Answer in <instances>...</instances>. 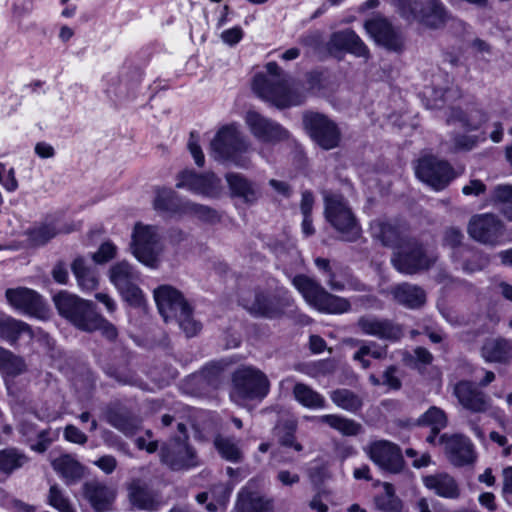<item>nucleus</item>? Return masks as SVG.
<instances>
[{
    "label": "nucleus",
    "instance_id": "18",
    "mask_svg": "<svg viewBox=\"0 0 512 512\" xmlns=\"http://www.w3.org/2000/svg\"><path fill=\"white\" fill-rule=\"evenodd\" d=\"M453 395L458 403L473 413H485L491 408L490 397L477 384L461 380L453 386Z\"/></svg>",
    "mask_w": 512,
    "mask_h": 512
},
{
    "label": "nucleus",
    "instance_id": "47",
    "mask_svg": "<svg viewBox=\"0 0 512 512\" xmlns=\"http://www.w3.org/2000/svg\"><path fill=\"white\" fill-rule=\"evenodd\" d=\"M27 456L15 448L0 451V471L6 474L21 468L26 462Z\"/></svg>",
    "mask_w": 512,
    "mask_h": 512
},
{
    "label": "nucleus",
    "instance_id": "37",
    "mask_svg": "<svg viewBox=\"0 0 512 512\" xmlns=\"http://www.w3.org/2000/svg\"><path fill=\"white\" fill-rule=\"evenodd\" d=\"M292 394L294 399L305 408L323 409L326 406L324 396L305 383H294Z\"/></svg>",
    "mask_w": 512,
    "mask_h": 512
},
{
    "label": "nucleus",
    "instance_id": "36",
    "mask_svg": "<svg viewBox=\"0 0 512 512\" xmlns=\"http://www.w3.org/2000/svg\"><path fill=\"white\" fill-rule=\"evenodd\" d=\"M51 464L68 485L78 482L85 473L84 466L70 454L59 456Z\"/></svg>",
    "mask_w": 512,
    "mask_h": 512
},
{
    "label": "nucleus",
    "instance_id": "8",
    "mask_svg": "<svg viewBox=\"0 0 512 512\" xmlns=\"http://www.w3.org/2000/svg\"><path fill=\"white\" fill-rule=\"evenodd\" d=\"M133 255L144 265L156 268L163 251V245L156 226L137 223L132 233Z\"/></svg>",
    "mask_w": 512,
    "mask_h": 512
},
{
    "label": "nucleus",
    "instance_id": "9",
    "mask_svg": "<svg viewBox=\"0 0 512 512\" xmlns=\"http://www.w3.org/2000/svg\"><path fill=\"white\" fill-rule=\"evenodd\" d=\"M437 256L428 252L417 242L401 245L394 253L391 261L394 268L403 274L414 275L430 269L437 261Z\"/></svg>",
    "mask_w": 512,
    "mask_h": 512
},
{
    "label": "nucleus",
    "instance_id": "50",
    "mask_svg": "<svg viewBox=\"0 0 512 512\" xmlns=\"http://www.w3.org/2000/svg\"><path fill=\"white\" fill-rule=\"evenodd\" d=\"M371 232L373 237L380 240L385 246L395 244L399 238V232L395 226L379 220L371 224Z\"/></svg>",
    "mask_w": 512,
    "mask_h": 512
},
{
    "label": "nucleus",
    "instance_id": "23",
    "mask_svg": "<svg viewBox=\"0 0 512 512\" xmlns=\"http://www.w3.org/2000/svg\"><path fill=\"white\" fill-rule=\"evenodd\" d=\"M480 355L486 363L510 366L512 364V340L502 336L488 337L483 341Z\"/></svg>",
    "mask_w": 512,
    "mask_h": 512
},
{
    "label": "nucleus",
    "instance_id": "13",
    "mask_svg": "<svg viewBox=\"0 0 512 512\" xmlns=\"http://www.w3.org/2000/svg\"><path fill=\"white\" fill-rule=\"evenodd\" d=\"M288 305L284 297L262 289H256L252 299H243V306L250 314L268 319L281 317Z\"/></svg>",
    "mask_w": 512,
    "mask_h": 512
},
{
    "label": "nucleus",
    "instance_id": "52",
    "mask_svg": "<svg viewBox=\"0 0 512 512\" xmlns=\"http://www.w3.org/2000/svg\"><path fill=\"white\" fill-rule=\"evenodd\" d=\"M469 256L463 262L462 269L467 273H473L484 269L489 264V258L481 253L474 252L469 248L463 249Z\"/></svg>",
    "mask_w": 512,
    "mask_h": 512
},
{
    "label": "nucleus",
    "instance_id": "54",
    "mask_svg": "<svg viewBox=\"0 0 512 512\" xmlns=\"http://www.w3.org/2000/svg\"><path fill=\"white\" fill-rule=\"evenodd\" d=\"M49 504L59 512H75L68 498L64 496L57 485H52L48 495Z\"/></svg>",
    "mask_w": 512,
    "mask_h": 512
},
{
    "label": "nucleus",
    "instance_id": "10",
    "mask_svg": "<svg viewBox=\"0 0 512 512\" xmlns=\"http://www.w3.org/2000/svg\"><path fill=\"white\" fill-rule=\"evenodd\" d=\"M303 125L311 139L325 150L337 147L341 140V132L335 122L317 112L303 115Z\"/></svg>",
    "mask_w": 512,
    "mask_h": 512
},
{
    "label": "nucleus",
    "instance_id": "4",
    "mask_svg": "<svg viewBox=\"0 0 512 512\" xmlns=\"http://www.w3.org/2000/svg\"><path fill=\"white\" fill-rule=\"evenodd\" d=\"M292 282L306 303L319 312L343 314L351 310V303L347 298L328 292L320 283L306 275H297Z\"/></svg>",
    "mask_w": 512,
    "mask_h": 512
},
{
    "label": "nucleus",
    "instance_id": "26",
    "mask_svg": "<svg viewBox=\"0 0 512 512\" xmlns=\"http://www.w3.org/2000/svg\"><path fill=\"white\" fill-rule=\"evenodd\" d=\"M83 495L90 505L98 512L110 508L115 499V490L98 480L87 481L82 486Z\"/></svg>",
    "mask_w": 512,
    "mask_h": 512
},
{
    "label": "nucleus",
    "instance_id": "27",
    "mask_svg": "<svg viewBox=\"0 0 512 512\" xmlns=\"http://www.w3.org/2000/svg\"><path fill=\"white\" fill-rule=\"evenodd\" d=\"M332 50L346 51L357 57H369V49L361 38L351 29L335 32L329 40Z\"/></svg>",
    "mask_w": 512,
    "mask_h": 512
},
{
    "label": "nucleus",
    "instance_id": "7",
    "mask_svg": "<svg viewBox=\"0 0 512 512\" xmlns=\"http://www.w3.org/2000/svg\"><path fill=\"white\" fill-rule=\"evenodd\" d=\"M323 197L327 221L341 234L343 240H356L360 236V227L344 198L327 191L323 193Z\"/></svg>",
    "mask_w": 512,
    "mask_h": 512
},
{
    "label": "nucleus",
    "instance_id": "22",
    "mask_svg": "<svg viewBox=\"0 0 512 512\" xmlns=\"http://www.w3.org/2000/svg\"><path fill=\"white\" fill-rule=\"evenodd\" d=\"M415 173L419 180L441 190L454 178L449 162H418Z\"/></svg>",
    "mask_w": 512,
    "mask_h": 512
},
{
    "label": "nucleus",
    "instance_id": "1",
    "mask_svg": "<svg viewBox=\"0 0 512 512\" xmlns=\"http://www.w3.org/2000/svg\"><path fill=\"white\" fill-rule=\"evenodd\" d=\"M267 75L257 74L253 90L262 99L278 108L297 106L306 99L303 84L285 73L276 62L266 64Z\"/></svg>",
    "mask_w": 512,
    "mask_h": 512
},
{
    "label": "nucleus",
    "instance_id": "48",
    "mask_svg": "<svg viewBox=\"0 0 512 512\" xmlns=\"http://www.w3.org/2000/svg\"><path fill=\"white\" fill-rule=\"evenodd\" d=\"M136 278L132 266L125 261L115 264L110 270V279L118 290L132 284Z\"/></svg>",
    "mask_w": 512,
    "mask_h": 512
},
{
    "label": "nucleus",
    "instance_id": "32",
    "mask_svg": "<svg viewBox=\"0 0 512 512\" xmlns=\"http://www.w3.org/2000/svg\"><path fill=\"white\" fill-rule=\"evenodd\" d=\"M226 180L232 196L240 198L245 204L252 205L261 196L258 185L242 174L229 173L226 175Z\"/></svg>",
    "mask_w": 512,
    "mask_h": 512
},
{
    "label": "nucleus",
    "instance_id": "12",
    "mask_svg": "<svg viewBox=\"0 0 512 512\" xmlns=\"http://www.w3.org/2000/svg\"><path fill=\"white\" fill-rule=\"evenodd\" d=\"M176 187L208 198L219 197L223 189L221 179L213 172L197 173L192 170L178 174Z\"/></svg>",
    "mask_w": 512,
    "mask_h": 512
},
{
    "label": "nucleus",
    "instance_id": "57",
    "mask_svg": "<svg viewBox=\"0 0 512 512\" xmlns=\"http://www.w3.org/2000/svg\"><path fill=\"white\" fill-rule=\"evenodd\" d=\"M116 247L111 242L103 243L97 252L92 255L96 263L102 264L115 257Z\"/></svg>",
    "mask_w": 512,
    "mask_h": 512
},
{
    "label": "nucleus",
    "instance_id": "49",
    "mask_svg": "<svg viewBox=\"0 0 512 512\" xmlns=\"http://www.w3.org/2000/svg\"><path fill=\"white\" fill-rule=\"evenodd\" d=\"M0 370L7 375H19L26 370L24 360L0 347Z\"/></svg>",
    "mask_w": 512,
    "mask_h": 512
},
{
    "label": "nucleus",
    "instance_id": "40",
    "mask_svg": "<svg viewBox=\"0 0 512 512\" xmlns=\"http://www.w3.org/2000/svg\"><path fill=\"white\" fill-rule=\"evenodd\" d=\"M320 421L344 436H356L363 430L360 423L339 415H323L320 417Z\"/></svg>",
    "mask_w": 512,
    "mask_h": 512
},
{
    "label": "nucleus",
    "instance_id": "42",
    "mask_svg": "<svg viewBox=\"0 0 512 512\" xmlns=\"http://www.w3.org/2000/svg\"><path fill=\"white\" fill-rule=\"evenodd\" d=\"M416 425L430 427L431 430L440 432L448 425V417L445 411L437 406H431L416 420Z\"/></svg>",
    "mask_w": 512,
    "mask_h": 512
},
{
    "label": "nucleus",
    "instance_id": "6",
    "mask_svg": "<svg viewBox=\"0 0 512 512\" xmlns=\"http://www.w3.org/2000/svg\"><path fill=\"white\" fill-rule=\"evenodd\" d=\"M270 382L267 376L252 366H242L232 375L231 398L241 400H262L269 393Z\"/></svg>",
    "mask_w": 512,
    "mask_h": 512
},
{
    "label": "nucleus",
    "instance_id": "3",
    "mask_svg": "<svg viewBox=\"0 0 512 512\" xmlns=\"http://www.w3.org/2000/svg\"><path fill=\"white\" fill-rule=\"evenodd\" d=\"M154 299L165 322L175 321L187 337L200 331V323L193 318L192 308L179 290L170 285L159 286L154 290Z\"/></svg>",
    "mask_w": 512,
    "mask_h": 512
},
{
    "label": "nucleus",
    "instance_id": "60",
    "mask_svg": "<svg viewBox=\"0 0 512 512\" xmlns=\"http://www.w3.org/2000/svg\"><path fill=\"white\" fill-rule=\"evenodd\" d=\"M493 200L500 203H512V185H497L493 189Z\"/></svg>",
    "mask_w": 512,
    "mask_h": 512
},
{
    "label": "nucleus",
    "instance_id": "35",
    "mask_svg": "<svg viewBox=\"0 0 512 512\" xmlns=\"http://www.w3.org/2000/svg\"><path fill=\"white\" fill-rule=\"evenodd\" d=\"M153 206L155 210L170 215H184L185 200L170 188H156Z\"/></svg>",
    "mask_w": 512,
    "mask_h": 512
},
{
    "label": "nucleus",
    "instance_id": "14",
    "mask_svg": "<svg viewBox=\"0 0 512 512\" xmlns=\"http://www.w3.org/2000/svg\"><path fill=\"white\" fill-rule=\"evenodd\" d=\"M369 458L382 470L398 474L404 468L401 449L387 440L372 442L365 448Z\"/></svg>",
    "mask_w": 512,
    "mask_h": 512
},
{
    "label": "nucleus",
    "instance_id": "46",
    "mask_svg": "<svg viewBox=\"0 0 512 512\" xmlns=\"http://www.w3.org/2000/svg\"><path fill=\"white\" fill-rule=\"evenodd\" d=\"M184 215L193 216L198 220L209 224H214L220 221V215L215 209L190 200H185Z\"/></svg>",
    "mask_w": 512,
    "mask_h": 512
},
{
    "label": "nucleus",
    "instance_id": "39",
    "mask_svg": "<svg viewBox=\"0 0 512 512\" xmlns=\"http://www.w3.org/2000/svg\"><path fill=\"white\" fill-rule=\"evenodd\" d=\"M71 270L83 291H92L98 285V276L94 270L86 265L83 257H77L71 264Z\"/></svg>",
    "mask_w": 512,
    "mask_h": 512
},
{
    "label": "nucleus",
    "instance_id": "41",
    "mask_svg": "<svg viewBox=\"0 0 512 512\" xmlns=\"http://www.w3.org/2000/svg\"><path fill=\"white\" fill-rule=\"evenodd\" d=\"M330 399L337 407L352 413L360 410L363 405L361 397L346 388L331 391Z\"/></svg>",
    "mask_w": 512,
    "mask_h": 512
},
{
    "label": "nucleus",
    "instance_id": "61",
    "mask_svg": "<svg viewBox=\"0 0 512 512\" xmlns=\"http://www.w3.org/2000/svg\"><path fill=\"white\" fill-rule=\"evenodd\" d=\"M477 142V136L459 135L454 139V148L457 151H469L476 146Z\"/></svg>",
    "mask_w": 512,
    "mask_h": 512
},
{
    "label": "nucleus",
    "instance_id": "28",
    "mask_svg": "<svg viewBox=\"0 0 512 512\" xmlns=\"http://www.w3.org/2000/svg\"><path fill=\"white\" fill-rule=\"evenodd\" d=\"M106 421L125 435L134 434L140 427V421L125 406L111 403L105 412Z\"/></svg>",
    "mask_w": 512,
    "mask_h": 512
},
{
    "label": "nucleus",
    "instance_id": "25",
    "mask_svg": "<svg viewBox=\"0 0 512 512\" xmlns=\"http://www.w3.org/2000/svg\"><path fill=\"white\" fill-rule=\"evenodd\" d=\"M223 368L217 363L206 365L199 373L192 375L186 385L195 386L191 393L206 395L219 387L222 382Z\"/></svg>",
    "mask_w": 512,
    "mask_h": 512
},
{
    "label": "nucleus",
    "instance_id": "58",
    "mask_svg": "<svg viewBox=\"0 0 512 512\" xmlns=\"http://www.w3.org/2000/svg\"><path fill=\"white\" fill-rule=\"evenodd\" d=\"M0 183H3L4 187L12 192L18 187V182L15 178V172L13 168L6 169L5 165L0 162Z\"/></svg>",
    "mask_w": 512,
    "mask_h": 512
},
{
    "label": "nucleus",
    "instance_id": "34",
    "mask_svg": "<svg viewBox=\"0 0 512 512\" xmlns=\"http://www.w3.org/2000/svg\"><path fill=\"white\" fill-rule=\"evenodd\" d=\"M487 114L477 106H471L463 111L459 108H452L448 116V123H458L468 130H477L487 121Z\"/></svg>",
    "mask_w": 512,
    "mask_h": 512
},
{
    "label": "nucleus",
    "instance_id": "38",
    "mask_svg": "<svg viewBox=\"0 0 512 512\" xmlns=\"http://www.w3.org/2000/svg\"><path fill=\"white\" fill-rule=\"evenodd\" d=\"M23 334H27L30 338L33 336L27 323L10 316L0 315V336L3 339L14 344Z\"/></svg>",
    "mask_w": 512,
    "mask_h": 512
},
{
    "label": "nucleus",
    "instance_id": "62",
    "mask_svg": "<svg viewBox=\"0 0 512 512\" xmlns=\"http://www.w3.org/2000/svg\"><path fill=\"white\" fill-rule=\"evenodd\" d=\"M463 237V233L460 229L450 227L445 231L444 244L450 246L451 248H457L461 245Z\"/></svg>",
    "mask_w": 512,
    "mask_h": 512
},
{
    "label": "nucleus",
    "instance_id": "44",
    "mask_svg": "<svg viewBox=\"0 0 512 512\" xmlns=\"http://www.w3.org/2000/svg\"><path fill=\"white\" fill-rule=\"evenodd\" d=\"M383 493L375 498V504L383 512H401L403 508L402 500L395 494L392 484L384 482L382 484Z\"/></svg>",
    "mask_w": 512,
    "mask_h": 512
},
{
    "label": "nucleus",
    "instance_id": "63",
    "mask_svg": "<svg viewBox=\"0 0 512 512\" xmlns=\"http://www.w3.org/2000/svg\"><path fill=\"white\" fill-rule=\"evenodd\" d=\"M396 373L397 368L395 366H389L383 374V384L394 390H398L401 387V381L396 376Z\"/></svg>",
    "mask_w": 512,
    "mask_h": 512
},
{
    "label": "nucleus",
    "instance_id": "17",
    "mask_svg": "<svg viewBox=\"0 0 512 512\" xmlns=\"http://www.w3.org/2000/svg\"><path fill=\"white\" fill-rule=\"evenodd\" d=\"M161 461L173 470H182L198 465L195 450L181 437H174L168 445L161 448Z\"/></svg>",
    "mask_w": 512,
    "mask_h": 512
},
{
    "label": "nucleus",
    "instance_id": "30",
    "mask_svg": "<svg viewBox=\"0 0 512 512\" xmlns=\"http://www.w3.org/2000/svg\"><path fill=\"white\" fill-rule=\"evenodd\" d=\"M423 485L437 496L446 499H457L460 488L457 481L448 473L440 472L422 477Z\"/></svg>",
    "mask_w": 512,
    "mask_h": 512
},
{
    "label": "nucleus",
    "instance_id": "16",
    "mask_svg": "<svg viewBox=\"0 0 512 512\" xmlns=\"http://www.w3.org/2000/svg\"><path fill=\"white\" fill-rule=\"evenodd\" d=\"M474 240L494 246L503 235V223L493 214H482L471 218L467 228Z\"/></svg>",
    "mask_w": 512,
    "mask_h": 512
},
{
    "label": "nucleus",
    "instance_id": "59",
    "mask_svg": "<svg viewBox=\"0 0 512 512\" xmlns=\"http://www.w3.org/2000/svg\"><path fill=\"white\" fill-rule=\"evenodd\" d=\"M64 437L67 441L83 445L87 442V436L76 426L67 425L64 429Z\"/></svg>",
    "mask_w": 512,
    "mask_h": 512
},
{
    "label": "nucleus",
    "instance_id": "5",
    "mask_svg": "<svg viewBox=\"0 0 512 512\" xmlns=\"http://www.w3.org/2000/svg\"><path fill=\"white\" fill-rule=\"evenodd\" d=\"M252 151L249 137L235 122L221 126L209 143L210 156L224 160L251 157Z\"/></svg>",
    "mask_w": 512,
    "mask_h": 512
},
{
    "label": "nucleus",
    "instance_id": "53",
    "mask_svg": "<svg viewBox=\"0 0 512 512\" xmlns=\"http://www.w3.org/2000/svg\"><path fill=\"white\" fill-rule=\"evenodd\" d=\"M367 355L375 359H383L387 355V347H382L374 341L362 342L360 348L354 353L353 359H362Z\"/></svg>",
    "mask_w": 512,
    "mask_h": 512
},
{
    "label": "nucleus",
    "instance_id": "33",
    "mask_svg": "<svg viewBox=\"0 0 512 512\" xmlns=\"http://www.w3.org/2000/svg\"><path fill=\"white\" fill-rule=\"evenodd\" d=\"M447 18V12L441 0H425L421 4L417 20L429 28L438 29L445 24Z\"/></svg>",
    "mask_w": 512,
    "mask_h": 512
},
{
    "label": "nucleus",
    "instance_id": "43",
    "mask_svg": "<svg viewBox=\"0 0 512 512\" xmlns=\"http://www.w3.org/2000/svg\"><path fill=\"white\" fill-rule=\"evenodd\" d=\"M214 445L225 460L233 463L242 461L243 452L233 438L217 435L214 439Z\"/></svg>",
    "mask_w": 512,
    "mask_h": 512
},
{
    "label": "nucleus",
    "instance_id": "51",
    "mask_svg": "<svg viewBox=\"0 0 512 512\" xmlns=\"http://www.w3.org/2000/svg\"><path fill=\"white\" fill-rule=\"evenodd\" d=\"M397 13L404 19L417 20L422 2L419 0H389Z\"/></svg>",
    "mask_w": 512,
    "mask_h": 512
},
{
    "label": "nucleus",
    "instance_id": "11",
    "mask_svg": "<svg viewBox=\"0 0 512 512\" xmlns=\"http://www.w3.org/2000/svg\"><path fill=\"white\" fill-rule=\"evenodd\" d=\"M364 28L370 37L385 49L394 52H400L403 49V36L388 18L376 14L365 21Z\"/></svg>",
    "mask_w": 512,
    "mask_h": 512
},
{
    "label": "nucleus",
    "instance_id": "31",
    "mask_svg": "<svg viewBox=\"0 0 512 512\" xmlns=\"http://www.w3.org/2000/svg\"><path fill=\"white\" fill-rule=\"evenodd\" d=\"M128 499L139 510L155 511L160 505L156 494L140 479H134L129 484Z\"/></svg>",
    "mask_w": 512,
    "mask_h": 512
},
{
    "label": "nucleus",
    "instance_id": "24",
    "mask_svg": "<svg viewBox=\"0 0 512 512\" xmlns=\"http://www.w3.org/2000/svg\"><path fill=\"white\" fill-rule=\"evenodd\" d=\"M257 481L250 480L238 493L235 510L237 512H272V500L256 490Z\"/></svg>",
    "mask_w": 512,
    "mask_h": 512
},
{
    "label": "nucleus",
    "instance_id": "29",
    "mask_svg": "<svg viewBox=\"0 0 512 512\" xmlns=\"http://www.w3.org/2000/svg\"><path fill=\"white\" fill-rule=\"evenodd\" d=\"M390 294L396 303L408 309H419L426 303L425 290L408 282L391 287Z\"/></svg>",
    "mask_w": 512,
    "mask_h": 512
},
{
    "label": "nucleus",
    "instance_id": "45",
    "mask_svg": "<svg viewBox=\"0 0 512 512\" xmlns=\"http://www.w3.org/2000/svg\"><path fill=\"white\" fill-rule=\"evenodd\" d=\"M208 492L210 501L206 504V510L208 512L224 511L231 494V489L223 483H218L211 486Z\"/></svg>",
    "mask_w": 512,
    "mask_h": 512
},
{
    "label": "nucleus",
    "instance_id": "2",
    "mask_svg": "<svg viewBox=\"0 0 512 512\" xmlns=\"http://www.w3.org/2000/svg\"><path fill=\"white\" fill-rule=\"evenodd\" d=\"M53 301L59 314L77 328L87 332L99 330L109 340L117 338L116 327L96 312L92 302L65 291L55 295Z\"/></svg>",
    "mask_w": 512,
    "mask_h": 512
},
{
    "label": "nucleus",
    "instance_id": "19",
    "mask_svg": "<svg viewBox=\"0 0 512 512\" xmlns=\"http://www.w3.org/2000/svg\"><path fill=\"white\" fill-rule=\"evenodd\" d=\"M440 442L444 445L446 456L452 465L462 467L475 462L476 452L468 437L462 434H443Z\"/></svg>",
    "mask_w": 512,
    "mask_h": 512
},
{
    "label": "nucleus",
    "instance_id": "55",
    "mask_svg": "<svg viewBox=\"0 0 512 512\" xmlns=\"http://www.w3.org/2000/svg\"><path fill=\"white\" fill-rule=\"evenodd\" d=\"M30 240L34 245H44L56 235V230L50 225H42L30 231Z\"/></svg>",
    "mask_w": 512,
    "mask_h": 512
},
{
    "label": "nucleus",
    "instance_id": "64",
    "mask_svg": "<svg viewBox=\"0 0 512 512\" xmlns=\"http://www.w3.org/2000/svg\"><path fill=\"white\" fill-rule=\"evenodd\" d=\"M243 37V30L240 27H233L221 33V39L228 45L238 43Z\"/></svg>",
    "mask_w": 512,
    "mask_h": 512
},
{
    "label": "nucleus",
    "instance_id": "56",
    "mask_svg": "<svg viewBox=\"0 0 512 512\" xmlns=\"http://www.w3.org/2000/svg\"><path fill=\"white\" fill-rule=\"evenodd\" d=\"M119 292L123 296L124 300L130 305L135 307L141 306L143 302V295L134 282L127 285L125 288L119 289Z\"/></svg>",
    "mask_w": 512,
    "mask_h": 512
},
{
    "label": "nucleus",
    "instance_id": "21",
    "mask_svg": "<svg viewBox=\"0 0 512 512\" xmlns=\"http://www.w3.org/2000/svg\"><path fill=\"white\" fill-rule=\"evenodd\" d=\"M244 120L252 135L260 140L269 142L288 138L286 129L255 110L247 111Z\"/></svg>",
    "mask_w": 512,
    "mask_h": 512
},
{
    "label": "nucleus",
    "instance_id": "15",
    "mask_svg": "<svg viewBox=\"0 0 512 512\" xmlns=\"http://www.w3.org/2000/svg\"><path fill=\"white\" fill-rule=\"evenodd\" d=\"M5 297L12 307L26 314L40 319H45L48 315V307L42 296L32 289L9 288L5 292Z\"/></svg>",
    "mask_w": 512,
    "mask_h": 512
},
{
    "label": "nucleus",
    "instance_id": "20",
    "mask_svg": "<svg viewBox=\"0 0 512 512\" xmlns=\"http://www.w3.org/2000/svg\"><path fill=\"white\" fill-rule=\"evenodd\" d=\"M357 327L368 336L381 340L397 341L403 336L402 326L387 318L366 314L357 319Z\"/></svg>",
    "mask_w": 512,
    "mask_h": 512
}]
</instances>
